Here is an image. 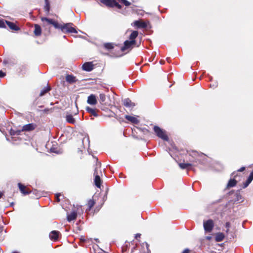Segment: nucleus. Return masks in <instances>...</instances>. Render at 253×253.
Wrapping results in <instances>:
<instances>
[{
  "instance_id": "obj_1",
  "label": "nucleus",
  "mask_w": 253,
  "mask_h": 253,
  "mask_svg": "<svg viewBox=\"0 0 253 253\" xmlns=\"http://www.w3.org/2000/svg\"><path fill=\"white\" fill-rule=\"evenodd\" d=\"M43 27H47L52 25L55 29H61L62 31L71 33H77V30L72 27L71 23H66L63 25L59 24L56 21L46 17H41Z\"/></svg>"
},
{
  "instance_id": "obj_2",
  "label": "nucleus",
  "mask_w": 253,
  "mask_h": 253,
  "mask_svg": "<svg viewBox=\"0 0 253 253\" xmlns=\"http://www.w3.org/2000/svg\"><path fill=\"white\" fill-rule=\"evenodd\" d=\"M101 3L109 7H116L118 9L122 8V5H120L116 0H100Z\"/></svg>"
},
{
  "instance_id": "obj_3",
  "label": "nucleus",
  "mask_w": 253,
  "mask_h": 253,
  "mask_svg": "<svg viewBox=\"0 0 253 253\" xmlns=\"http://www.w3.org/2000/svg\"><path fill=\"white\" fill-rule=\"evenodd\" d=\"M154 130L159 137L161 138L164 140H168V137L166 134V131L165 130L162 129L160 127L157 126H155L154 127Z\"/></svg>"
},
{
  "instance_id": "obj_4",
  "label": "nucleus",
  "mask_w": 253,
  "mask_h": 253,
  "mask_svg": "<svg viewBox=\"0 0 253 253\" xmlns=\"http://www.w3.org/2000/svg\"><path fill=\"white\" fill-rule=\"evenodd\" d=\"M204 228L205 232H211L214 226V223L213 220L209 219L206 221H204L203 223Z\"/></svg>"
},
{
  "instance_id": "obj_5",
  "label": "nucleus",
  "mask_w": 253,
  "mask_h": 253,
  "mask_svg": "<svg viewBox=\"0 0 253 253\" xmlns=\"http://www.w3.org/2000/svg\"><path fill=\"white\" fill-rule=\"evenodd\" d=\"M135 43V41H126L124 42V45L121 48V50L124 51L126 49L131 48Z\"/></svg>"
},
{
  "instance_id": "obj_6",
  "label": "nucleus",
  "mask_w": 253,
  "mask_h": 253,
  "mask_svg": "<svg viewBox=\"0 0 253 253\" xmlns=\"http://www.w3.org/2000/svg\"><path fill=\"white\" fill-rule=\"evenodd\" d=\"M37 125L35 124L31 123L27 125H24L22 127V130L23 131H31L35 129Z\"/></svg>"
},
{
  "instance_id": "obj_7",
  "label": "nucleus",
  "mask_w": 253,
  "mask_h": 253,
  "mask_svg": "<svg viewBox=\"0 0 253 253\" xmlns=\"http://www.w3.org/2000/svg\"><path fill=\"white\" fill-rule=\"evenodd\" d=\"M87 102L91 105H95L97 104V99L95 95L90 94L87 97Z\"/></svg>"
},
{
  "instance_id": "obj_8",
  "label": "nucleus",
  "mask_w": 253,
  "mask_h": 253,
  "mask_svg": "<svg viewBox=\"0 0 253 253\" xmlns=\"http://www.w3.org/2000/svg\"><path fill=\"white\" fill-rule=\"evenodd\" d=\"M83 69L86 71H91L93 69V65L91 62H86L83 65Z\"/></svg>"
},
{
  "instance_id": "obj_9",
  "label": "nucleus",
  "mask_w": 253,
  "mask_h": 253,
  "mask_svg": "<svg viewBox=\"0 0 253 253\" xmlns=\"http://www.w3.org/2000/svg\"><path fill=\"white\" fill-rule=\"evenodd\" d=\"M59 232L57 231H52L49 234V238L52 240H56L58 238Z\"/></svg>"
},
{
  "instance_id": "obj_10",
  "label": "nucleus",
  "mask_w": 253,
  "mask_h": 253,
  "mask_svg": "<svg viewBox=\"0 0 253 253\" xmlns=\"http://www.w3.org/2000/svg\"><path fill=\"white\" fill-rule=\"evenodd\" d=\"M18 185L21 192L23 193V194L25 195H28L31 192L30 191L26 189V187L20 183H19Z\"/></svg>"
},
{
  "instance_id": "obj_11",
  "label": "nucleus",
  "mask_w": 253,
  "mask_h": 253,
  "mask_svg": "<svg viewBox=\"0 0 253 253\" xmlns=\"http://www.w3.org/2000/svg\"><path fill=\"white\" fill-rule=\"evenodd\" d=\"M125 118L131 122L132 123L135 124H138L139 122V120L135 117L130 116L128 115H126Z\"/></svg>"
},
{
  "instance_id": "obj_12",
  "label": "nucleus",
  "mask_w": 253,
  "mask_h": 253,
  "mask_svg": "<svg viewBox=\"0 0 253 253\" xmlns=\"http://www.w3.org/2000/svg\"><path fill=\"white\" fill-rule=\"evenodd\" d=\"M5 23L9 27V28L11 30H13L14 31H18L19 30V28L13 22L6 20Z\"/></svg>"
},
{
  "instance_id": "obj_13",
  "label": "nucleus",
  "mask_w": 253,
  "mask_h": 253,
  "mask_svg": "<svg viewBox=\"0 0 253 253\" xmlns=\"http://www.w3.org/2000/svg\"><path fill=\"white\" fill-rule=\"evenodd\" d=\"M96 174V175L95 176V178H94L95 185L97 187L100 188V185H101V183H100L101 179H100L99 176L97 174L96 169H95V171H94V174Z\"/></svg>"
},
{
  "instance_id": "obj_14",
  "label": "nucleus",
  "mask_w": 253,
  "mask_h": 253,
  "mask_svg": "<svg viewBox=\"0 0 253 253\" xmlns=\"http://www.w3.org/2000/svg\"><path fill=\"white\" fill-rule=\"evenodd\" d=\"M134 25L140 28H144L147 27V24L145 22L138 20H136L134 22Z\"/></svg>"
},
{
  "instance_id": "obj_15",
  "label": "nucleus",
  "mask_w": 253,
  "mask_h": 253,
  "mask_svg": "<svg viewBox=\"0 0 253 253\" xmlns=\"http://www.w3.org/2000/svg\"><path fill=\"white\" fill-rule=\"evenodd\" d=\"M123 104L126 107L130 108L134 106V104L131 102V100L128 98L125 99L123 100Z\"/></svg>"
},
{
  "instance_id": "obj_16",
  "label": "nucleus",
  "mask_w": 253,
  "mask_h": 253,
  "mask_svg": "<svg viewBox=\"0 0 253 253\" xmlns=\"http://www.w3.org/2000/svg\"><path fill=\"white\" fill-rule=\"evenodd\" d=\"M106 96L104 93H100L99 94V102L102 105H107V103L106 102Z\"/></svg>"
},
{
  "instance_id": "obj_17",
  "label": "nucleus",
  "mask_w": 253,
  "mask_h": 253,
  "mask_svg": "<svg viewBox=\"0 0 253 253\" xmlns=\"http://www.w3.org/2000/svg\"><path fill=\"white\" fill-rule=\"evenodd\" d=\"M85 110L87 112L91 114V115H92L94 117H97L98 116L95 109H92L87 106L85 108Z\"/></svg>"
},
{
  "instance_id": "obj_18",
  "label": "nucleus",
  "mask_w": 253,
  "mask_h": 253,
  "mask_svg": "<svg viewBox=\"0 0 253 253\" xmlns=\"http://www.w3.org/2000/svg\"><path fill=\"white\" fill-rule=\"evenodd\" d=\"M224 235L222 233H217L215 235V239L216 242H221L222 241L224 238Z\"/></svg>"
},
{
  "instance_id": "obj_19",
  "label": "nucleus",
  "mask_w": 253,
  "mask_h": 253,
  "mask_svg": "<svg viewBox=\"0 0 253 253\" xmlns=\"http://www.w3.org/2000/svg\"><path fill=\"white\" fill-rule=\"evenodd\" d=\"M41 32H42V30H41V27L38 24H35V30L34 31L35 35L37 36H39L41 35Z\"/></svg>"
},
{
  "instance_id": "obj_20",
  "label": "nucleus",
  "mask_w": 253,
  "mask_h": 253,
  "mask_svg": "<svg viewBox=\"0 0 253 253\" xmlns=\"http://www.w3.org/2000/svg\"><path fill=\"white\" fill-rule=\"evenodd\" d=\"M45 5L44 6V10L46 12V15H48L50 10V3L48 0H44Z\"/></svg>"
},
{
  "instance_id": "obj_21",
  "label": "nucleus",
  "mask_w": 253,
  "mask_h": 253,
  "mask_svg": "<svg viewBox=\"0 0 253 253\" xmlns=\"http://www.w3.org/2000/svg\"><path fill=\"white\" fill-rule=\"evenodd\" d=\"M76 217L77 213L74 211L67 215V220L68 221H71L75 219Z\"/></svg>"
},
{
  "instance_id": "obj_22",
  "label": "nucleus",
  "mask_w": 253,
  "mask_h": 253,
  "mask_svg": "<svg viewBox=\"0 0 253 253\" xmlns=\"http://www.w3.org/2000/svg\"><path fill=\"white\" fill-rule=\"evenodd\" d=\"M66 80L69 83H73L76 81V78L72 75H67L66 77Z\"/></svg>"
},
{
  "instance_id": "obj_23",
  "label": "nucleus",
  "mask_w": 253,
  "mask_h": 253,
  "mask_svg": "<svg viewBox=\"0 0 253 253\" xmlns=\"http://www.w3.org/2000/svg\"><path fill=\"white\" fill-rule=\"evenodd\" d=\"M236 183H237V181L236 180H235L234 179H231L229 181V182L227 185V188L233 187L236 185Z\"/></svg>"
},
{
  "instance_id": "obj_24",
  "label": "nucleus",
  "mask_w": 253,
  "mask_h": 253,
  "mask_svg": "<svg viewBox=\"0 0 253 253\" xmlns=\"http://www.w3.org/2000/svg\"><path fill=\"white\" fill-rule=\"evenodd\" d=\"M66 121L71 124H75L76 121L75 119L73 118V116L71 115H68L66 117Z\"/></svg>"
},
{
  "instance_id": "obj_25",
  "label": "nucleus",
  "mask_w": 253,
  "mask_h": 253,
  "mask_svg": "<svg viewBox=\"0 0 253 253\" xmlns=\"http://www.w3.org/2000/svg\"><path fill=\"white\" fill-rule=\"evenodd\" d=\"M138 33L137 31H133L129 36V40L130 41H135V39L137 37Z\"/></svg>"
},
{
  "instance_id": "obj_26",
  "label": "nucleus",
  "mask_w": 253,
  "mask_h": 253,
  "mask_svg": "<svg viewBox=\"0 0 253 253\" xmlns=\"http://www.w3.org/2000/svg\"><path fill=\"white\" fill-rule=\"evenodd\" d=\"M50 87L48 86L45 87L40 92V96H43L46 93L50 90Z\"/></svg>"
},
{
  "instance_id": "obj_27",
  "label": "nucleus",
  "mask_w": 253,
  "mask_h": 253,
  "mask_svg": "<svg viewBox=\"0 0 253 253\" xmlns=\"http://www.w3.org/2000/svg\"><path fill=\"white\" fill-rule=\"evenodd\" d=\"M191 165L190 163H180L179 166L182 169H187L188 167L191 166Z\"/></svg>"
},
{
  "instance_id": "obj_28",
  "label": "nucleus",
  "mask_w": 253,
  "mask_h": 253,
  "mask_svg": "<svg viewBox=\"0 0 253 253\" xmlns=\"http://www.w3.org/2000/svg\"><path fill=\"white\" fill-rule=\"evenodd\" d=\"M95 204V202L92 200H90L87 203V206L88 207V210H90L92 207H93V206Z\"/></svg>"
},
{
  "instance_id": "obj_29",
  "label": "nucleus",
  "mask_w": 253,
  "mask_h": 253,
  "mask_svg": "<svg viewBox=\"0 0 253 253\" xmlns=\"http://www.w3.org/2000/svg\"><path fill=\"white\" fill-rule=\"evenodd\" d=\"M104 47L108 49H111L114 47L113 44L111 43H106L104 44Z\"/></svg>"
},
{
  "instance_id": "obj_30",
  "label": "nucleus",
  "mask_w": 253,
  "mask_h": 253,
  "mask_svg": "<svg viewBox=\"0 0 253 253\" xmlns=\"http://www.w3.org/2000/svg\"><path fill=\"white\" fill-rule=\"evenodd\" d=\"M5 21L3 19H0V28H5Z\"/></svg>"
},
{
  "instance_id": "obj_31",
  "label": "nucleus",
  "mask_w": 253,
  "mask_h": 253,
  "mask_svg": "<svg viewBox=\"0 0 253 253\" xmlns=\"http://www.w3.org/2000/svg\"><path fill=\"white\" fill-rule=\"evenodd\" d=\"M251 182H252V181H251L250 180L248 179L247 180V181H246V182L244 184V188L247 187Z\"/></svg>"
},
{
  "instance_id": "obj_32",
  "label": "nucleus",
  "mask_w": 253,
  "mask_h": 253,
  "mask_svg": "<svg viewBox=\"0 0 253 253\" xmlns=\"http://www.w3.org/2000/svg\"><path fill=\"white\" fill-rule=\"evenodd\" d=\"M251 182H252V181H251L250 180L248 179L247 180V181H246V182L244 184V188L247 187Z\"/></svg>"
},
{
  "instance_id": "obj_33",
  "label": "nucleus",
  "mask_w": 253,
  "mask_h": 253,
  "mask_svg": "<svg viewBox=\"0 0 253 253\" xmlns=\"http://www.w3.org/2000/svg\"><path fill=\"white\" fill-rule=\"evenodd\" d=\"M61 194L60 193H57L55 195V198L58 202L60 201L59 196H60Z\"/></svg>"
},
{
  "instance_id": "obj_34",
  "label": "nucleus",
  "mask_w": 253,
  "mask_h": 253,
  "mask_svg": "<svg viewBox=\"0 0 253 253\" xmlns=\"http://www.w3.org/2000/svg\"><path fill=\"white\" fill-rule=\"evenodd\" d=\"M226 228H227V230L226 231V232H228L229 231V228L230 227V223L229 222H226L225 224Z\"/></svg>"
},
{
  "instance_id": "obj_35",
  "label": "nucleus",
  "mask_w": 253,
  "mask_h": 253,
  "mask_svg": "<svg viewBox=\"0 0 253 253\" xmlns=\"http://www.w3.org/2000/svg\"><path fill=\"white\" fill-rule=\"evenodd\" d=\"M248 179H249V180H250L251 181H252V180H253V172H252L250 173V175H249V177L248 178Z\"/></svg>"
},
{
  "instance_id": "obj_36",
  "label": "nucleus",
  "mask_w": 253,
  "mask_h": 253,
  "mask_svg": "<svg viewBox=\"0 0 253 253\" xmlns=\"http://www.w3.org/2000/svg\"><path fill=\"white\" fill-rule=\"evenodd\" d=\"M5 75V74L3 73L2 71H0V78H2L4 77Z\"/></svg>"
},
{
  "instance_id": "obj_37",
  "label": "nucleus",
  "mask_w": 253,
  "mask_h": 253,
  "mask_svg": "<svg viewBox=\"0 0 253 253\" xmlns=\"http://www.w3.org/2000/svg\"><path fill=\"white\" fill-rule=\"evenodd\" d=\"M140 236H141V234L137 233L135 235V238L137 239L138 238H139L140 237Z\"/></svg>"
},
{
  "instance_id": "obj_38",
  "label": "nucleus",
  "mask_w": 253,
  "mask_h": 253,
  "mask_svg": "<svg viewBox=\"0 0 253 253\" xmlns=\"http://www.w3.org/2000/svg\"><path fill=\"white\" fill-rule=\"evenodd\" d=\"M189 250L188 249H185L182 252V253H189Z\"/></svg>"
},
{
  "instance_id": "obj_39",
  "label": "nucleus",
  "mask_w": 253,
  "mask_h": 253,
  "mask_svg": "<svg viewBox=\"0 0 253 253\" xmlns=\"http://www.w3.org/2000/svg\"><path fill=\"white\" fill-rule=\"evenodd\" d=\"M245 169V167H242L238 171H243Z\"/></svg>"
},
{
  "instance_id": "obj_40",
  "label": "nucleus",
  "mask_w": 253,
  "mask_h": 253,
  "mask_svg": "<svg viewBox=\"0 0 253 253\" xmlns=\"http://www.w3.org/2000/svg\"><path fill=\"white\" fill-rule=\"evenodd\" d=\"M217 84H213L212 86L211 84V87L215 88L217 87Z\"/></svg>"
},
{
  "instance_id": "obj_41",
  "label": "nucleus",
  "mask_w": 253,
  "mask_h": 253,
  "mask_svg": "<svg viewBox=\"0 0 253 253\" xmlns=\"http://www.w3.org/2000/svg\"><path fill=\"white\" fill-rule=\"evenodd\" d=\"M211 236H207V237H206V239H207V240H211Z\"/></svg>"
},
{
  "instance_id": "obj_42",
  "label": "nucleus",
  "mask_w": 253,
  "mask_h": 253,
  "mask_svg": "<svg viewBox=\"0 0 253 253\" xmlns=\"http://www.w3.org/2000/svg\"><path fill=\"white\" fill-rule=\"evenodd\" d=\"M138 0H132V1H133V2H136V1H138Z\"/></svg>"
},
{
  "instance_id": "obj_43",
  "label": "nucleus",
  "mask_w": 253,
  "mask_h": 253,
  "mask_svg": "<svg viewBox=\"0 0 253 253\" xmlns=\"http://www.w3.org/2000/svg\"><path fill=\"white\" fill-rule=\"evenodd\" d=\"M1 193H0V198H1Z\"/></svg>"
},
{
  "instance_id": "obj_44",
  "label": "nucleus",
  "mask_w": 253,
  "mask_h": 253,
  "mask_svg": "<svg viewBox=\"0 0 253 253\" xmlns=\"http://www.w3.org/2000/svg\"><path fill=\"white\" fill-rule=\"evenodd\" d=\"M12 253H17V252H13Z\"/></svg>"
}]
</instances>
